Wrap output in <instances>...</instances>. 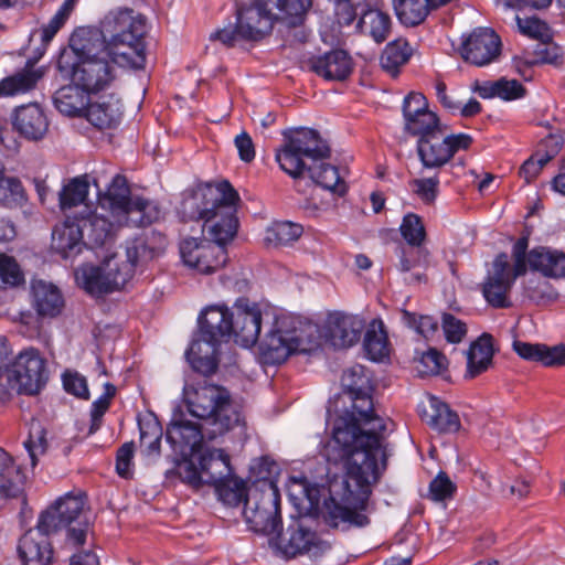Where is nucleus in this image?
Returning a JSON list of instances; mask_svg holds the SVG:
<instances>
[{"label":"nucleus","mask_w":565,"mask_h":565,"mask_svg":"<svg viewBox=\"0 0 565 565\" xmlns=\"http://www.w3.org/2000/svg\"><path fill=\"white\" fill-rule=\"evenodd\" d=\"M342 385L352 394L351 408L335 418L332 437L326 447L329 461L341 462L345 478L341 492L337 484L330 486V500L326 502L327 522L332 526H365L371 484L376 482L385 468V440L387 420L374 411L373 399L365 390L370 377L362 365H354L343 372Z\"/></svg>","instance_id":"nucleus-1"},{"label":"nucleus","mask_w":565,"mask_h":565,"mask_svg":"<svg viewBox=\"0 0 565 565\" xmlns=\"http://www.w3.org/2000/svg\"><path fill=\"white\" fill-rule=\"evenodd\" d=\"M237 192L227 181L216 186H200L182 201V213L191 220L203 221V227L215 243L206 238L188 237L180 243L185 266L199 274L210 275L227 262L225 244L237 231Z\"/></svg>","instance_id":"nucleus-2"},{"label":"nucleus","mask_w":565,"mask_h":565,"mask_svg":"<svg viewBox=\"0 0 565 565\" xmlns=\"http://www.w3.org/2000/svg\"><path fill=\"white\" fill-rule=\"evenodd\" d=\"M262 309L258 303L238 298L232 311L226 306L213 305L199 317V335L186 351L192 369L203 375L213 374L218 364V345L233 338L248 348L258 340L262 330Z\"/></svg>","instance_id":"nucleus-3"},{"label":"nucleus","mask_w":565,"mask_h":565,"mask_svg":"<svg viewBox=\"0 0 565 565\" xmlns=\"http://www.w3.org/2000/svg\"><path fill=\"white\" fill-rule=\"evenodd\" d=\"M97 42L96 33L87 28L77 29L57 58L61 75L92 95L110 88L117 79L116 67L98 49Z\"/></svg>","instance_id":"nucleus-4"},{"label":"nucleus","mask_w":565,"mask_h":565,"mask_svg":"<svg viewBox=\"0 0 565 565\" xmlns=\"http://www.w3.org/2000/svg\"><path fill=\"white\" fill-rule=\"evenodd\" d=\"M103 28L110 34L107 40L97 29H89L98 38V49L116 67L140 70L146 64L145 35L146 20L130 9L119 10L108 15Z\"/></svg>","instance_id":"nucleus-5"},{"label":"nucleus","mask_w":565,"mask_h":565,"mask_svg":"<svg viewBox=\"0 0 565 565\" xmlns=\"http://www.w3.org/2000/svg\"><path fill=\"white\" fill-rule=\"evenodd\" d=\"M319 345V328L292 313L275 316L259 344V360L266 365L281 364L297 353H309Z\"/></svg>","instance_id":"nucleus-6"},{"label":"nucleus","mask_w":565,"mask_h":565,"mask_svg":"<svg viewBox=\"0 0 565 565\" xmlns=\"http://www.w3.org/2000/svg\"><path fill=\"white\" fill-rule=\"evenodd\" d=\"M185 402L190 414L205 422L209 439H214L241 425L242 416L233 405L228 391L204 381L186 387Z\"/></svg>","instance_id":"nucleus-7"},{"label":"nucleus","mask_w":565,"mask_h":565,"mask_svg":"<svg viewBox=\"0 0 565 565\" xmlns=\"http://www.w3.org/2000/svg\"><path fill=\"white\" fill-rule=\"evenodd\" d=\"M262 465H268V476L258 478L248 488L244 515L250 529L255 532L271 535L281 530L280 493L276 481L271 478L274 462L263 459Z\"/></svg>","instance_id":"nucleus-8"},{"label":"nucleus","mask_w":565,"mask_h":565,"mask_svg":"<svg viewBox=\"0 0 565 565\" xmlns=\"http://www.w3.org/2000/svg\"><path fill=\"white\" fill-rule=\"evenodd\" d=\"M273 0H249L237 6L235 25H227L211 34V40H217L226 46H234L237 41L258 42L267 36L276 17L270 3Z\"/></svg>","instance_id":"nucleus-9"},{"label":"nucleus","mask_w":565,"mask_h":565,"mask_svg":"<svg viewBox=\"0 0 565 565\" xmlns=\"http://www.w3.org/2000/svg\"><path fill=\"white\" fill-rule=\"evenodd\" d=\"M38 527L46 533L66 530V544L83 545L89 530L84 495L67 493L61 497L40 515Z\"/></svg>","instance_id":"nucleus-10"},{"label":"nucleus","mask_w":565,"mask_h":565,"mask_svg":"<svg viewBox=\"0 0 565 565\" xmlns=\"http://www.w3.org/2000/svg\"><path fill=\"white\" fill-rule=\"evenodd\" d=\"M100 209L117 222H132L147 226L160 217L158 205L141 196H130L127 179L116 174L107 191L99 196Z\"/></svg>","instance_id":"nucleus-11"},{"label":"nucleus","mask_w":565,"mask_h":565,"mask_svg":"<svg viewBox=\"0 0 565 565\" xmlns=\"http://www.w3.org/2000/svg\"><path fill=\"white\" fill-rule=\"evenodd\" d=\"M77 284L92 296L124 288L131 279V265L107 262L102 266L83 265L75 271Z\"/></svg>","instance_id":"nucleus-12"},{"label":"nucleus","mask_w":565,"mask_h":565,"mask_svg":"<svg viewBox=\"0 0 565 565\" xmlns=\"http://www.w3.org/2000/svg\"><path fill=\"white\" fill-rule=\"evenodd\" d=\"M3 376L12 391L36 394L45 383V361L36 349H25L6 367Z\"/></svg>","instance_id":"nucleus-13"},{"label":"nucleus","mask_w":565,"mask_h":565,"mask_svg":"<svg viewBox=\"0 0 565 565\" xmlns=\"http://www.w3.org/2000/svg\"><path fill=\"white\" fill-rule=\"evenodd\" d=\"M519 276L512 271L508 255L499 254L482 285V294L487 302L494 308L510 307L509 294Z\"/></svg>","instance_id":"nucleus-14"},{"label":"nucleus","mask_w":565,"mask_h":565,"mask_svg":"<svg viewBox=\"0 0 565 565\" xmlns=\"http://www.w3.org/2000/svg\"><path fill=\"white\" fill-rule=\"evenodd\" d=\"M501 53L500 36L491 29L477 28L462 40L460 54L462 58L475 65L486 66L498 60Z\"/></svg>","instance_id":"nucleus-15"},{"label":"nucleus","mask_w":565,"mask_h":565,"mask_svg":"<svg viewBox=\"0 0 565 565\" xmlns=\"http://www.w3.org/2000/svg\"><path fill=\"white\" fill-rule=\"evenodd\" d=\"M405 130L423 139L443 129L438 116L428 109L426 97L420 93H409L403 104Z\"/></svg>","instance_id":"nucleus-16"},{"label":"nucleus","mask_w":565,"mask_h":565,"mask_svg":"<svg viewBox=\"0 0 565 565\" xmlns=\"http://www.w3.org/2000/svg\"><path fill=\"white\" fill-rule=\"evenodd\" d=\"M365 327L364 320L341 311L331 312L326 320L327 335L335 348H349L355 344Z\"/></svg>","instance_id":"nucleus-17"},{"label":"nucleus","mask_w":565,"mask_h":565,"mask_svg":"<svg viewBox=\"0 0 565 565\" xmlns=\"http://www.w3.org/2000/svg\"><path fill=\"white\" fill-rule=\"evenodd\" d=\"M395 268L403 275L407 285H420L427 281L425 270L429 265L430 253L424 247L398 245L395 249Z\"/></svg>","instance_id":"nucleus-18"},{"label":"nucleus","mask_w":565,"mask_h":565,"mask_svg":"<svg viewBox=\"0 0 565 565\" xmlns=\"http://www.w3.org/2000/svg\"><path fill=\"white\" fill-rule=\"evenodd\" d=\"M77 216L87 244L92 247H99L106 244L111 238L116 228L126 223L117 222L110 214L92 213L86 204L83 206V212Z\"/></svg>","instance_id":"nucleus-19"},{"label":"nucleus","mask_w":565,"mask_h":565,"mask_svg":"<svg viewBox=\"0 0 565 565\" xmlns=\"http://www.w3.org/2000/svg\"><path fill=\"white\" fill-rule=\"evenodd\" d=\"M13 128L28 140H41L49 129V120L39 104H28L14 110Z\"/></svg>","instance_id":"nucleus-20"},{"label":"nucleus","mask_w":565,"mask_h":565,"mask_svg":"<svg viewBox=\"0 0 565 565\" xmlns=\"http://www.w3.org/2000/svg\"><path fill=\"white\" fill-rule=\"evenodd\" d=\"M122 117L121 99L116 94L100 96L88 104L85 111L87 121L97 129H111L119 125Z\"/></svg>","instance_id":"nucleus-21"},{"label":"nucleus","mask_w":565,"mask_h":565,"mask_svg":"<svg viewBox=\"0 0 565 565\" xmlns=\"http://www.w3.org/2000/svg\"><path fill=\"white\" fill-rule=\"evenodd\" d=\"M308 67L324 79L343 81L352 72V61L345 51L333 50L309 58Z\"/></svg>","instance_id":"nucleus-22"},{"label":"nucleus","mask_w":565,"mask_h":565,"mask_svg":"<svg viewBox=\"0 0 565 565\" xmlns=\"http://www.w3.org/2000/svg\"><path fill=\"white\" fill-rule=\"evenodd\" d=\"M51 534L36 526L20 539L18 550L24 565H50L53 550L47 536Z\"/></svg>","instance_id":"nucleus-23"},{"label":"nucleus","mask_w":565,"mask_h":565,"mask_svg":"<svg viewBox=\"0 0 565 565\" xmlns=\"http://www.w3.org/2000/svg\"><path fill=\"white\" fill-rule=\"evenodd\" d=\"M166 248V238L160 233L151 232L132 239L126 249L127 259L120 264L131 265V277L138 266L160 256Z\"/></svg>","instance_id":"nucleus-24"},{"label":"nucleus","mask_w":565,"mask_h":565,"mask_svg":"<svg viewBox=\"0 0 565 565\" xmlns=\"http://www.w3.org/2000/svg\"><path fill=\"white\" fill-rule=\"evenodd\" d=\"M84 238L78 216L67 215L64 223L53 231L52 246L64 258H68L81 253L82 246L87 244V242H84Z\"/></svg>","instance_id":"nucleus-25"},{"label":"nucleus","mask_w":565,"mask_h":565,"mask_svg":"<svg viewBox=\"0 0 565 565\" xmlns=\"http://www.w3.org/2000/svg\"><path fill=\"white\" fill-rule=\"evenodd\" d=\"M284 141L313 162L330 156V148L313 129L298 128L286 131Z\"/></svg>","instance_id":"nucleus-26"},{"label":"nucleus","mask_w":565,"mask_h":565,"mask_svg":"<svg viewBox=\"0 0 565 565\" xmlns=\"http://www.w3.org/2000/svg\"><path fill=\"white\" fill-rule=\"evenodd\" d=\"M529 267L544 277L565 278V252L550 247H535L527 255Z\"/></svg>","instance_id":"nucleus-27"},{"label":"nucleus","mask_w":565,"mask_h":565,"mask_svg":"<svg viewBox=\"0 0 565 565\" xmlns=\"http://www.w3.org/2000/svg\"><path fill=\"white\" fill-rule=\"evenodd\" d=\"M92 94L75 83H70L57 89L53 96L56 109L68 117H85Z\"/></svg>","instance_id":"nucleus-28"},{"label":"nucleus","mask_w":565,"mask_h":565,"mask_svg":"<svg viewBox=\"0 0 565 565\" xmlns=\"http://www.w3.org/2000/svg\"><path fill=\"white\" fill-rule=\"evenodd\" d=\"M448 149L445 140V127L417 141L418 156L426 168H438L447 163L450 160Z\"/></svg>","instance_id":"nucleus-29"},{"label":"nucleus","mask_w":565,"mask_h":565,"mask_svg":"<svg viewBox=\"0 0 565 565\" xmlns=\"http://www.w3.org/2000/svg\"><path fill=\"white\" fill-rule=\"evenodd\" d=\"M44 73L43 67H35L33 63L28 62L21 71L0 81V97L14 96L32 90L44 76Z\"/></svg>","instance_id":"nucleus-30"},{"label":"nucleus","mask_w":565,"mask_h":565,"mask_svg":"<svg viewBox=\"0 0 565 565\" xmlns=\"http://www.w3.org/2000/svg\"><path fill=\"white\" fill-rule=\"evenodd\" d=\"M424 422L440 433H456L460 428V419L447 404L435 396L428 398V409L420 414Z\"/></svg>","instance_id":"nucleus-31"},{"label":"nucleus","mask_w":565,"mask_h":565,"mask_svg":"<svg viewBox=\"0 0 565 565\" xmlns=\"http://www.w3.org/2000/svg\"><path fill=\"white\" fill-rule=\"evenodd\" d=\"M34 307L42 317L53 318L60 315L64 307V299L58 288L43 280L32 284Z\"/></svg>","instance_id":"nucleus-32"},{"label":"nucleus","mask_w":565,"mask_h":565,"mask_svg":"<svg viewBox=\"0 0 565 565\" xmlns=\"http://www.w3.org/2000/svg\"><path fill=\"white\" fill-rule=\"evenodd\" d=\"M199 466L204 473V482L215 484L232 476L230 456L222 449H206L199 457Z\"/></svg>","instance_id":"nucleus-33"},{"label":"nucleus","mask_w":565,"mask_h":565,"mask_svg":"<svg viewBox=\"0 0 565 565\" xmlns=\"http://www.w3.org/2000/svg\"><path fill=\"white\" fill-rule=\"evenodd\" d=\"M205 423L202 427L189 420H173L167 429V440L173 447H190L195 450L202 439L207 437Z\"/></svg>","instance_id":"nucleus-34"},{"label":"nucleus","mask_w":565,"mask_h":565,"mask_svg":"<svg viewBox=\"0 0 565 565\" xmlns=\"http://www.w3.org/2000/svg\"><path fill=\"white\" fill-rule=\"evenodd\" d=\"M25 477L11 456L0 448V495L17 498L22 493Z\"/></svg>","instance_id":"nucleus-35"},{"label":"nucleus","mask_w":565,"mask_h":565,"mask_svg":"<svg viewBox=\"0 0 565 565\" xmlns=\"http://www.w3.org/2000/svg\"><path fill=\"white\" fill-rule=\"evenodd\" d=\"M392 28V20L387 12L380 9H362V15L358 22L361 33L371 36L376 43L384 42Z\"/></svg>","instance_id":"nucleus-36"},{"label":"nucleus","mask_w":565,"mask_h":565,"mask_svg":"<svg viewBox=\"0 0 565 565\" xmlns=\"http://www.w3.org/2000/svg\"><path fill=\"white\" fill-rule=\"evenodd\" d=\"M493 356L491 335L483 334L467 351L466 376L473 379L488 370Z\"/></svg>","instance_id":"nucleus-37"},{"label":"nucleus","mask_w":565,"mask_h":565,"mask_svg":"<svg viewBox=\"0 0 565 565\" xmlns=\"http://www.w3.org/2000/svg\"><path fill=\"white\" fill-rule=\"evenodd\" d=\"M309 177L315 183L322 189L332 192L339 196L347 193L348 186L345 181L340 177L339 170L335 166L317 161L308 167Z\"/></svg>","instance_id":"nucleus-38"},{"label":"nucleus","mask_w":565,"mask_h":565,"mask_svg":"<svg viewBox=\"0 0 565 565\" xmlns=\"http://www.w3.org/2000/svg\"><path fill=\"white\" fill-rule=\"evenodd\" d=\"M398 22L407 28L422 24L430 13L426 0H392Z\"/></svg>","instance_id":"nucleus-39"},{"label":"nucleus","mask_w":565,"mask_h":565,"mask_svg":"<svg viewBox=\"0 0 565 565\" xmlns=\"http://www.w3.org/2000/svg\"><path fill=\"white\" fill-rule=\"evenodd\" d=\"M363 347L372 361H383L390 355V343L381 320H372L366 330Z\"/></svg>","instance_id":"nucleus-40"},{"label":"nucleus","mask_w":565,"mask_h":565,"mask_svg":"<svg viewBox=\"0 0 565 565\" xmlns=\"http://www.w3.org/2000/svg\"><path fill=\"white\" fill-rule=\"evenodd\" d=\"M413 55V49L405 39L390 42L381 55V65L392 76L398 74L399 67L405 65Z\"/></svg>","instance_id":"nucleus-41"},{"label":"nucleus","mask_w":565,"mask_h":565,"mask_svg":"<svg viewBox=\"0 0 565 565\" xmlns=\"http://www.w3.org/2000/svg\"><path fill=\"white\" fill-rule=\"evenodd\" d=\"M303 233V227L294 222L279 221L273 223L265 233L264 241L270 246H286L298 241Z\"/></svg>","instance_id":"nucleus-42"},{"label":"nucleus","mask_w":565,"mask_h":565,"mask_svg":"<svg viewBox=\"0 0 565 565\" xmlns=\"http://www.w3.org/2000/svg\"><path fill=\"white\" fill-rule=\"evenodd\" d=\"M87 175L76 177L63 186L60 192V206L63 211L84 204L88 195Z\"/></svg>","instance_id":"nucleus-43"},{"label":"nucleus","mask_w":565,"mask_h":565,"mask_svg":"<svg viewBox=\"0 0 565 565\" xmlns=\"http://www.w3.org/2000/svg\"><path fill=\"white\" fill-rule=\"evenodd\" d=\"M218 499L227 505L236 507L244 502L246 504V497L248 489L244 481L233 478L232 476L213 484Z\"/></svg>","instance_id":"nucleus-44"},{"label":"nucleus","mask_w":565,"mask_h":565,"mask_svg":"<svg viewBox=\"0 0 565 565\" xmlns=\"http://www.w3.org/2000/svg\"><path fill=\"white\" fill-rule=\"evenodd\" d=\"M306 157L294 149L287 141H284L282 147L276 152V161L281 170L292 178H299L307 168L305 163Z\"/></svg>","instance_id":"nucleus-45"},{"label":"nucleus","mask_w":565,"mask_h":565,"mask_svg":"<svg viewBox=\"0 0 565 565\" xmlns=\"http://www.w3.org/2000/svg\"><path fill=\"white\" fill-rule=\"evenodd\" d=\"M402 237L406 246L423 247L426 242V228L420 216L415 213H407L399 225Z\"/></svg>","instance_id":"nucleus-46"},{"label":"nucleus","mask_w":565,"mask_h":565,"mask_svg":"<svg viewBox=\"0 0 565 565\" xmlns=\"http://www.w3.org/2000/svg\"><path fill=\"white\" fill-rule=\"evenodd\" d=\"M140 445L148 455H159L162 427L156 418L139 422Z\"/></svg>","instance_id":"nucleus-47"},{"label":"nucleus","mask_w":565,"mask_h":565,"mask_svg":"<svg viewBox=\"0 0 565 565\" xmlns=\"http://www.w3.org/2000/svg\"><path fill=\"white\" fill-rule=\"evenodd\" d=\"M448 366V360L445 354L435 348H429L423 352L417 360L416 370L423 376L438 375Z\"/></svg>","instance_id":"nucleus-48"},{"label":"nucleus","mask_w":565,"mask_h":565,"mask_svg":"<svg viewBox=\"0 0 565 565\" xmlns=\"http://www.w3.org/2000/svg\"><path fill=\"white\" fill-rule=\"evenodd\" d=\"M0 190L3 191V198L1 201L7 207L22 206L26 201L23 185L17 178H6L3 173L0 179Z\"/></svg>","instance_id":"nucleus-49"},{"label":"nucleus","mask_w":565,"mask_h":565,"mask_svg":"<svg viewBox=\"0 0 565 565\" xmlns=\"http://www.w3.org/2000/svg\"><path fill=\"white\" fill-rule=\"evenodd\" d=\"M116 395V386L106 383L104 385V393L93 403L90 411V427L88 434L92 435L97 431L102 425V418L110 406V401Z\"/></svg>","instance_id":"nucleus-50"},{"label":"nucleus","mask_w":565,"mask_h":565,"mask_svg":"<svg viewBox=\"0 0 565 565\" xmlns=\"http://www.w3.org/2000/svg\"><path fill=\"white\" fill-rule=\"evenodd\" d=\"M23 281V273L17 260L12 256L0 254V288L15 287Z\"/></svg>","instance_id":"nucleus-51"},{"label":"nucleus","mask_w":565,"mask_h":565,"mask_svg":"<svg viewBox=\"0 0 565 565\" xmlns=\"http://www.w3.org/2000/svg\"><path fill=\"white\" fill-rule=\"evenodd\" d=\"M515 20L521 34L541 42L551 40V30L544 21L535 17L522 19L519 15H515Z\"/></svg>","instance_id":"nucleus-52"},{"label":"nucleus","mask_w":565,"mask_h":565,"mask_svg":"<svg viewBox=\"0 0 565 565\" xmlns=\"http://www.w3.org/2000/svg\"><path fill=\"white\" fill-rule=\"evenodd\" d=\"M524 292L529 299L535 303H545L556 297L552 285L542 278H530L524 287Z\"/></svg>","instance_id":"nucleus-53"},{"label":"nucleus","mask_w":565,"mask_h":565,"mask_svg":"<svg viewBox=\"0 0 565 565\" xmlns=\"http://www.w3.org/2000/svg\"><path fill=\"white\" fill-rule=\"evenodd\" d=\"M441 329L448 343H460L467 335V324L451 313H443Z\"/></svg>","instance_id":"nucleus-54"},{"label":"nucleus","mask_w":565,"mask_h":565,"mask_svg":"<svg viewBox=\"0 0 565 565\" xmlns=\"http://www.w3.org/2000/svg\"><path fill=\"white\" fill-rule=\"evenodd\" d=\"M315 533L303 527L290 532L286 552L292 555L309 552L315 541Z\"/></svg>","instance_id":"nucleus-55"},{"label":"nucleus","mask_w":565,"mask_h":565,"mask_svg":"<svg viewBox=\"0 0 565 565\" xmlns=\"http://www.w3.org/2000/svg\"><path fill=\"white\" fill-rule=\"evenodd\" d=\"M456 484L446 472L440 471L429 483V497L434 501H443L454 497Z\"/></svg>","instance_id":"nucleus-56"},{"label":"nucleus","mask_w":565,"mask_h":565,"mask_svg":"<svg viewBox=\"0 0 565 565\" xmlns=\"http://www.w3.org/2000/svg\"><path fill=\"white\" fill-rule=\"evenodd\" d=\"M406 322L426 339H431L438 332V322L431 316H416L404 312Z\"/></svg>","instance_id":"nucleus-57"},{"label":"nucleus","mask_w":565,"mask_h":565,"mask_svg":"<svg viewBox=\"0 0 565 565\" xmlns=\"http://www.w3.org/2000/svg\"><path fill=\"white\" fill-rule=\"evenodd\" d=\"M334 4V14L338 23L350 25L356 18L358 8L363 0H331Z\"/></svg>","instance_id":"nucleus-58"},{"label":"nucleus","mask_w":565,"mask_h":565,"mask_svg":"<svg viewBox=\"0 0 565 565\" xmlns=\"http://www.w3.org/2000/svg\"><path fill=\"white\" fill-rule=\"evenodd\" d=\"M24 447L29 452L31 465L34 467L36 465L38 456L44 454L46 449L44 429L39 425L32 429L28 439L24 441Z\"/></svg>","instance_id":"nucleus-59"},{"label":"nucleus","mask_w":565,"mask_h":565,"mask_svg":"<svg viewBox=\"0 0 565 565\" xmlns=\"http://www.w3.org/2000/svg\"><path fill=\"white\" fill-rule=\"evenodd\" d=\"M63 386L67 393L88 399L89 391L86 379L77 372L66 371L63 374Z\"/></svg>","instance_id":"nucleus-60"},{"label":"nucleus","mask_w":565,"mask_h":565,"mask_svg":"<svg viewBox=\"0 0 565 565\" xmlns=\"http://www.w3.org/2000/svg\"><path fill=\"white\" fill-rule=\"evenodd\" d=\"M134 444L126 443L118 450L116 456V471L125 479L131 478L134 473Z\"/></svg>","instance_id":"nucleus-61"},{"label":"nucleus","mask_w":565,"mask_h":565,"mask_svg":"<svg viewBox=\"0 0 565 565\" xmlns=\"http://www.w3.org/2000/svg\"><path fill=\"white\" fill-rule=\"evenodd\" d=\"M497 97L503 100H514L524 97L525 88L516 79L500 78L495 81Z\"/></svg>","instance_id":"nucleus-62"},{"label":"nucleus","mask_w":565,"mask_h":565,"mask_svg":"<svg viewBox=\"0 0 565 565\" xmlns=\"http://www.w3.org/2000/svg\"><path fill=\"white\" fill-rule=\"evenodd\" d=\"M529 247V238L526 236L520 237L512 247L513 266L511 269L515 275H523L529 266L526 250Z\"/></svg>","instance_id":"nucleus-63"},{"label":"nucleus","mask_w":565,"mask_h":565,"mask_svg":"<svg viewBox=\"0 0 565 565\" xmlns=\"http://www.w3.org/2000/svg\"><path fill=\"white\" fill-rule=\"evenodd\" d=\"M551 159L548 156L535 154L529 158L520 168V175L529 183L541 172L542 168Z\"/></svg>","instance_id":"nucleus-64"}]
</instances>
